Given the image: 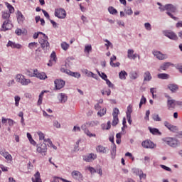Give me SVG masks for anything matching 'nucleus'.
Masks as SVG:
<instances>
[{
    "instance_id": "f257e3e1",
    "label": "nucleus",
    "mask_w": 182,
    "mask_h": 182,
    "mask_svg": "<svg viewBox=\"0 0 182 182\" xmlns=\"http://www.w3.org/2000/svg\"><path fill=\"white\" fill-rule=\"evenodd\" d=\"M39 35H43V36L39 38L38 43H40L41 47L42 48L43 50H44V52H48L50 48V44L49 43V41H48L49 38L46 34L42 32H37L33 34V39H38V38H39Z\"/></svg>"
},
{
    "instance_id": "f03ea898",
    "label": "nucleus",
    "mask_w": 182,
    "mask_h": 182,
    "mask_svg": "<svg viewBox=\"0 0 182 182\" xmlns=\"http://www.w3.org/2000/svg\"><path fill=\"white\" fill-rule=\"evenodd\" d=\"M160 10L161 11H167L166 14L170 16L173 21H178V18L174 16L173 14H176L177 12V7H176L173 4H166L163 6L160 4Z\"/></svg>"
},
{
    "instance_id": "7ed1b4c3",
    "label": "nucleus",
    "mask_w": 182,
    "mask_h": 182,
    "mask_svg": "<svg viewBox=\"0 0 182 182\" xmlns=\"http://www.w3.org/2000/svg\"><path fill=\"white\" fill-rule=\"evenodd\" d=\"M162 143L164 144H167L170 147H177L180 144V141L176 138L173 137H166L162 139Z\"/></svg>"
},
{
    "instance_id": "20e7f679",
    "label": "nucleus",
    "mask_w": 182,
    "mask_h": 182,
    "mask_svg": "<svg viewBox=\"0 0 182 182\" xmlns=\"http://www.w3.org/2000/svg\"><path fill=\"white\" fill-rule=\"evenodd\" d=\"M16 80L22 86H28V85L31 83V79L25 77V75L22 74H17L16 75Z\"/></svg>"
},
{
    "instance_id": "39448f33",
    "label": "nucleus",
    "mask_w": 182,
    "mask_h": 182,
    "mask_svg": "<svg viewBox=\"0 0 182 182\" xmlns=\"http://www.w3.org/2000/svg\"><path fill=\"white\" fill-rule=\"evenodd\" d=\"M37 153H40L42 156H46V153L48 152V146L46 144H41L40 145H37Z\"/></svg>"
},
{
    "instance_id": "423d86ee",
    "label": "nucleus",
    "mask_w": 182,
    "mask_h": 182,
    "mask_svg": "<svg viewBox=\"0 0 182 182\" xmlns=\"http://www.w3.org/2000/svg\"><path fill=\"white\" fill-rule=\"evenodd\" d=\"M166 97L167 98L168 109L169 110H173V109H176V100L168 95H166Z\"/></svg>"
},
{
    "instance_id": "0eeeda50",
    "label": "nucleus",
    "mask_w": 182,
    "mask_h": 182,
    "mask_svg": "<svg viewBox=\"0 0 182 182\" xmlns=\"http://www.w3.org/2000/svg\"><path fill=\"white\" fill-rule=\"evenodd\" d=\"M71 176L73 178H74V180H77V181H83V174H82V173H80L79 171H73L71 173Z\"/></svg>"
},
{
    "instance_id": "6e6552de",
    "label": "nucleus",
    "mask_w": 182,
    "mask_h": 182,
    "mask_svg": "<svg viewBox=\"0 0 182 182\" xmlns=\"http://www.w3.org/2000/svg\"><path fill=\"white\" fill-rule=\"evenodd\" d=\"M55 16L59 19H65L66 18V11L63 9H55Z\"/></svg>"
},
{
    "instance_id": "1a4fd4ad",
    "label": "nucleus",
    "mask_w": 182,
    "mask_h": 182,
    "mask_svg": "<svg viewBox=\"0 0 182 182\" xmlns=\"http://www.w3.org/2000/svg\"><path fill=\"white\" fill-rule=\"evenodd\" d=\"M119 109L115 108L114 109V111L112 112V116H113V120H112V126H117V124H119Z\"/></svg>"
},
{
    "instance_id": "9d476101",
    "label": "nucleus",
    "mask_w": 182,
    "mask_h": 182,
    "mask_svg": "<svg viewBox=\"0 0 182 182\" xmlns=\"http://www.w3.org/2000/svg\"><path fill=\"white\" fill-rule=\"evenodd\" d=\"M82 159L84 161L90 163V161H93V160H96V159H97V155L96 154L91 153L88 155L82 156Z\"/></svg>"
},
{
    "instance_id": "9b49d317",
    "label": "nucleus",
    "mask_w": 182,
    "mask_h": 182,
    "mask_svg": "<svg viewBox=\"0 0 182 182\" xmlns=\"http://www.w3.org/2000/svg\"><path fill=\"white\" fill-rule=\"evenodd\" d=\"M0 154L4 157L7 161H12V155H11L9 152L6 151V150L0 149Z\"/></svg>"
},
{
    "instance_id": "f8f14e48",
    "label": "nucleus",
    "mask_w": 182,
    "mask_h": 182,
    "mask_svg": "<svg viewBox=\"0 0 182 182\" xmlns=\"http://www.w3.org/2000/svg\"><path fill=\"white\" fill-rule=\"evenodd\" d=\"M163 34L164 35V36L169 38V39H173V41H176V39L178 38L177 37V35H176V33H174V32L165 31H163Z\"/></svg>"
},
{
    "instance_id": "ddd939ff",
    "label": "nucleus",
    "mask_w": 182,
    "mask_h": 182,
    "mask_svg": "<svg viewBox=\"0 0 182 182\" xmlns=\"http://www.w3.org/2000/svg\"><path fill=\"white\" fill-rule=\"evenodd\" d=\"M12 26V23H9V20H6L4 21L1 26V31H4V32L6 31H9V29H11Z\"/></svg>"
},
{
    "instance_id": "4468645a",
    "label": "nucleus",
    "mask_w": 182,
    "mask_h": 182,
    "mask_svg": "<svg viewBox=\"0 0 182 182\" xmlns=\"http://www.w3.org/2000/svg\"><path fill=\"white\" fill-rule=\"evenodd\" d=\"M7 48H11L12 49H22V45L16 43L14 41H9L6 44Z\"/></svg>"
},
{
    "instance_id": "2eb2a0df",
    "label": "nucleus",
    "mask_w": 182,
    "mask_h": 182,
    "mask_svg": "<svg viewBox=\"0 0 182 182\" xmlns=\"http://www.w3.org/2000/svg\"><path fill=\"white\" fill-rule=\"evenodd\" d=\"M97 153H102V154H107L109 153V148L105 147L102 145H98L96 147Z\"/></svg>"
},
{
    "instance_id": "dca6fc26",
    "label": "nucleus",
    "mask_w": 182,
    "mask_h": 182,
    "mask_svg": "<svg viewBox=\"0 0 182 182\" xmlns=\"http://www.w3.org/2000/svg\"><path fill=\"white\" fill-rule=\"evenodd\" d=\"M141 146H144V149H154V144L150 140L142 141Z\"/></svg>"
},
{
    "instance_id": "f3484780",
    "label": "nucleus",
    "mask_w": 182,
    "mask_h": 182,
    "mask_svg": "<svg viewBox=\"0 0 182 182\" xmlns=\"http://www.w3.org/2000/svg\"><path fill=\"white\" fill-rule=\"evenodd\" d=\"M54 83L57 90H60L65 86V81L63 80H55Z\"/></svg>"
},
{
    "instance_id": "a211bd4d",
    "label": "nucleus",
    "mask_w": 182,
    "mask_h": 182,
    "mask_svg": "<svg viewBox=\"0 0 182 182\" xmlns=\"http://www.w3.org/2000/svg\"><path fill=\"white\" fill-rule=\"evenodd\" d=\"M56 63V53L55 51H53L50 54V59L49 60V63H48V66H53Z\"/></svg>"
},
{
    "instance_id": "6ab92c4d",
    "label": "nucleus",
    "mask_w": 182,
    "mask_h": 182,
    "mask_svg": "<svg viewBox=\"0 0 182 182\" xmlns=\"http://www.w3.org/2000/svg\"><path fill=\"white\" fill-rule=\"evenodd\" d=\"M58 99L60 103H66V102H68V96H66L65 93H60L58 95Z\"/></svg>"
},
{
    "instance_id": "aec40b11",
    "label": "nucleus",
    "mask_w": 182,
    "mask_h": 182,
    "mask_svg": "<svg viewBox=\"0 0 182 182\" xmlns=\"http://www.w3.org/2000/svg\"><path fill=\"white\" fill-rule=\"evenodd\" d=\"M17 21L18 23H23V21H25V16L22 14V12L18 11L16 13Z\"/></svg>"
},
{
    "instance_id": "412c9836",
    "label": "nucleus",
    "mask_w": 182,
    "mask_h": 182,
    "mask_svg": "<svg viewBox=\"0 0 182 182\" xmlns=\"http://www.w3.org/2000/svg\"><path fill=\"white\" fill-rule=\"evenodd\" d=\"M35 77H37V79H40L41 80H45V79L48 78V76H46L45 73H39V71L37 70Z\"/></svg>"
},
{
    "instance_id": "4be33fe9",
    "label": "nucleus",
    "mask_w": 182,
    "mask_h": 182,
    "mask_svg": "<svg viewBox=\"0 0 182 182\" xmlns=\"http://www.w3.org/2000/svg\"><path fill=\"white\" fill-rule=\"evenodd\" d=\"M151 74H150V72L146 71L144 73V82H150L151 80Z\"/></svg>"
},
{
    "instance_id": "5701e85b",
    "label": "nucleus",
    "mask_w": 182,
    "mask_h": 182,
    "mask_svg": "<svg viewBox=\"0 0 182 182\" xmlns=\"http://www.w3.org/2000/svg\"><path fill=\"white\" fill-rule=\"evenodd\" d=\"M33 182H42V179H41V173L39 172H36L34 175V177L32 178Z\"/></svg>"
},
{
    "instance_id": "b1692460",
    "label": "nucleus",
    "mask_w": 182,
    "mask_h": 182,
    "mask_svg": "<svg viewBox=\"0 0 182 182\" xmlns=\"http://www.w3.org/2000/svg\"><path fill=\"white\" fill-rule=\"evenodd\" d=\"M44 143H48V147H52V148H53L54 150L58 149V147H56V146L53 145V143H52V141L49 138L44 139Z\"/></svg>"
},
{
    "instance_id": "393cba45",
    "label": "nucleus",
    "mask_w": 182,
    "mask_h": 182,
    "mask_svg": "<svg viewBox=\"0 0 182 182\" xmlns=\"http://www.w3.org/2000/svg\"><path fill=\"white\" fill-rule=\"evenodd\" d=\"M168 89L172 91L173 93L176 90H178V85L176 84H170L168 85Z\"/></svg>"
},
{
    "instance_id": "a878e982",
    "label": "nucleus",
    "mask_w": 182,
    "mask_h": 182,
    "mask_svg": "<svg viewBox=\"0 0 182 182\" xmlns=\"http://www.w3.org/2000/svg\"><path fill=\"white\" fill-rule=\"evenodd\" d=\"M2 18L6 19V21H9V18L11 17V14L8 11H4L1 12Z\"/></svg>"
},
{
    "instance_id": "bb28decb",
    "label": "nucleus",
    "mask_w": 182,
    "mask_h": 182,
    "mask_svg": "<svg viewBox=\"0 0 182 182\" xmlns=\"http://www.w3.org/2000/svg\"><path fill=\"white\" fill-rule=\"evenodd\" d=\"M169 66H174V64H173V63H171L170 62L164 63L161 66V69H162V70H167V69H168Z\"/></svg>"
},
{
    "instance_id": "cd10ccee",
    "label": "nucleus",
    "mask_w": 182,
    "mask_h": 182,
    "mask_svg": "<svg viewBox=\"0 0 182 182\" xmlns=\"http://www.w3.org/2000/svg\"><path fill=\"white\" fill-rule=\"evenodd\" d=\"M119 77L122 80H126V77H127V73L125 70H122L119 72Z\"/></svg>"
},
{
    "instance_id": "c85d7f7f",
    "label": "nucleus",
    "mask_w": 182,
    "mask_h": 182,
    "mask_svg": "<svg viewBox=\"0 0 182 182\" xmlns=\"http://www.w3.org/2000/svg\"><path fill=\"white\" fill-rule=\"evenodd\" d=\"M69 73V75L72 76L73 77H75L76 79H79L81 76L80 73H77V72H73V71H68Z\"/></svg>"
},
{
    "instance_id": "c756f323",
    "label": "nucleus",
    "mask_w": 182,
    "mask_h": 182,
    "mask_svg": "<svg viewBox=\"0 0 182 182\" xmlns=\"http://www.w3.org/2000/svg\"><path fill=\"white\" fill-rule=\"evenodd\" d=\"M60 47L61 49H63V50H68V49H69V48H70V46L69 45V43H66V42H63L60 43Z\"/></svg>"
},
{
    "instance_id": "7c9ffc66",
    "label": "nucleus",
    "mask_w": 182,
    "mask_h": 182,
    "mask_svg": "<svg viewBox=\"0 0 182 182\" xmlns=\"http://www.w3.org/2000/svg\"><path fill=\"white\" fill-rule=\"evenodd\" d=\"M150 133H151V134L156 135V134H160V131L156 129V128H151L150 127H148Z\"/></svg>"
},
{
    "instance_id": "2f4dec72",
    "label": "nucleus",
    "mask_w": 182,
    "mask_h": 182,
    "mask_svg": "<svg viewBox=\"0 0 182 182\" xmlns=\"http://www.w3.org/2000/svg\"><path fill=\"white\" fill-rule=\"evenodd\" d=\"M130 79H132V80H135V79H137L139 77V74L136 71H132L129 73Z\"/></svg>"
},
{
    "instance_id": "473e14b6",
    "label": "nucleus",
    "mask_w": 182,
    "mask_h": 182,
    "mask_svg": "<svg viewBox=\"0 0 182 182\" xmlns=\"http://www.w3.org/2000/svg\"><path fill=\"white\" fill-rule=\"evenodd\" d=\"M5 4L9 9V14H14V12H15V9L12 5H11V4L6 2Z\"/></svg>"
},
{
    "instance_id": "72a5a7b5",
    "label": "nucleus",
    "mask_w": 182,
    "mask_h": 182,
    "mask_svg": "<svg viewBox=\"0 0 182 182\" xmlns=\"http://www.w3.org/2000/svg\"><path fill=\"white\" fill-rule=\"evenodd\" d=\"M38 46H39V44L36 42L28 43V48L31 49V50H33V49H36V48H38Z\"/></svg>"
},
{
    "instance_id": "f704fd0d",
    "label": "nucleus",
    "mask_w": 182,
    "mask_h": 182,
    "mask_svg": "<svg viewBox=\"0 0 182 182\" xmlns=\"http://www.w3.org/2000/svg\"><path fill=\"white\" fill-rule=\"evenodd\" d=\"M106 112H107V109L106 108H102L97 112V116H100V117H103L105 114H106Z\"/></svg>"
},
{
    "instance_id": "c9c22d12",
    "label": "nucleus",
    "mask_w": 182,
    "mask_h": 182,
    "mask_svg": "<svg viewBox=\"0 0 182 182\" xmlns=\"http://www.w3.org/2000/svg\"><path fill=\"white\" fill-rule=\"evenodd\" d=\"M104 42L107 43L105 44V46H106L107 50L109 49V48H113V43H112V42H110L109 40L105 39Z\"/></svg>"
},
{
    "instance_id": "e433bc0d",
    "label": "nucleus",
    "mask_w": 182,
    "mask_h": 182,
    "mask_svg": "<svg viewBox=\"0 0 182 182\" xmlns=\"http://www.w3.org/2000/svg\"><path fill=\"white\" fill-rule=\"evenodd\" d=\"M38 69H34L32 71H28V76H29V77H35L36 76V73H37Z\"/></svg>"
},
{
    "instance_id": "4c0bfd02",
    "label": "nucleus",
    "mask_w": 182,
    "mask_h": 182,
    "mask_svg": "<svg viewBox=\"0 0 182 182\" xmlns=\"http://www.w3.org/2000/svg\"><path fill=\"white\" fill-rule=\"evenodd\" d=\"M111 156L112 159H114V156H116V144H113V146L112 147Z\"/></svg>"
},
{
    "instance_id": "58836bf2",
    "label": "nucleus",
    "mask_w": 182,
    "mask_h": 182,
    "mask_svg": "<svg viewBox=\"0 0 182 182\" xmlns=\"http://www.w3.org/2000/svg\"><path fill=\"white\" fill-rule=\"evenodd\" d=\"M132 171L133 174H135V176H139V174H141V170L137 168H133L132 169Z\"/></svg>"
},
{
    "instance_id": "ea45409f",
    "label": "nucleus",
    "mask_w": 182,
    "mask_h": 182,
    "mask_svg": "<svg viewBox=\"0 0 182 182\" xmlns=\"http://www.w3.org/2000/svg\"><path fill=\"white\" fill-rule=\"evenodd\" d=\"M108 11L109 14H111V15H114L117 13V10H116V9H114L113 6H109L108 8Z\"/></svg>"
},
{
    "instance_id": "a19ab883",
    "label": "nucleus",
    "mask_w": 182,
    "mask_h": 182,
    "mask_svg": "<svg viewBox=\"0 0 182 182\" xmlns=\"http://www.w3.org/2000/svg\"><path fill=\"white\" fill-rule=\"evenodd\" d=\"M37 134L39 137V140H43V141H45V140H46V139H45V134H43L42 132H41V131L38 132Z\"/></svg>"
},
{
    "instance_id": "79ce46f5",
    "label": "nucleus",
    "mask_w": 182,
    "mask_h": 182,
    "mask_svg": "<svg viewBox=\"0 0 182 182\" xmlns=\"http://www.w3.org/2000/svg\"><path fill=\"white\" fill-rule=\"evenodd\" d=\"M134 53V50L133 49H129L127 51V58L129 59H132V58L133 57V55Z\"/></svg>"
},
{
    "instance_id": "37998d69",
    "label": "nucleus",
    "mask_w": 182,
    "mask_h": 182,
    "mask_svg": "<svg viewBox=\"0 0 182 182\" xmlns=\"http://www.w3.org/2000/svg\"><path fill=\"white\" fill-rule=\"evenodd\" d=\"M14 100H15V106L18 107V106H19V102H21V97L18 95L15 96Z\"/></svg>"
},
{
    "instance_id": "c03bdc74",
    "label": "nucleus",
    "mask_w": 182,
    "mask_h": 182,
    "mask_svg": "<svg viewBox=\"0 0 182 182\" xmlns=\"http://www.w3.org/2000/svg\"><path fill=\"white\" fill-rule=\"evenodd\" d=\"M146 102V97L144 96H142L139 102V109H141V106H143V105H144Z\"/></svg>"
},
{
    "instance_id": "a18cd8bd",
    "label": "nucleus",
    "mask_w": 182,
    "mask_h": 182,
    "mask_svg": "<svg viewBox=\"0 0 182 182\" xmlns=\"http://www.w3.org/2000/svg\"><path fill=\"white\" fill-rule=\"evenodd\" d=\"M169 77H170V75L168 74H166V73H161L160 74V79L167 80Z\"/></svg>"
},
{
    "instance_id": "49530a36",
    "label": "nucleus",
    "mask_w": 182,
    "mask_h": 182,
    "mask_svg": "<svg viewBox=\"0 0 182 182\" xmlns=\"http://www.w3.org/2000/svg\"><path fill=\"white\" fill-rule=\"evenodd\" d=\"M152 53H153L154 56H155L157 59L160 60V51L154 50L152 51Z\"/></svg>"
},
{
    "instance_id": "de8ad7c7",
    "label": "nucleus",
    "mask_w": 182,
    "mask_h": 182,
    "mask_svg": "<svg viewBox=\"0 0 182 182\" xmlns=\"http://www.w3.org/2000/svg\"><path fill=\"white\" fill-rule=\"evenodd\" d=\"M85 134H87L88 137H96L95 134H92L89 129H87L85 132Z\"/></svg>"
},
{
    "instance_id": "09e8293b",
    "label": "nucleus",
    "mask_w": 182,
    "mask_h": 182,
    "mask_svg": "<svg viewBox=\"0 0 182 182\" xmlns=\"http://www.w3.org/2000/svg\"><path fill=\"white\" fill-rule=\"evenodd\" d=\"M97 73H98L99 76H100V77H102V79H103V80H105L107 79V75H106V74H105V73H100V72L97 71Z\"/></svg>"
},
{
    "instance_id": "8fccbe9b",
    "label": "nucleus",
    "mask_w": 182,
    "mask_h": 182,
    "mask_svg": "<svg viewBox=\"0 0 182 182\" xmlns=\"http://www.w3.org/2000/svg\"><path fill=\"white\" fill-rule=\"evenodd\" d=\"M133 112V107L132 105H129L127 107V116L128 114H132V112Z\"/></svg>"
},
{
    "instance_id": "3c124183",
    "label": "nucleus",
    "mask_w": 182,
    "mask_h": 182,
    "mask_svg": "<svg viewBox=\"0 0 182 182\" xmlns=\"http://www.w3.org/2000/svg\"><path fill=\"white\" fill-rule=\"evenodd\" d=\"M144 28L146 31H151V24H150V23H145Z\"/></svg>"
},
{
    "instance_id": "603ef678",
    "label": "nucleus",
    "mask_w": 182,
    "mask_h": 182,
    "mask_svg": "<svg viewBox=\"0 0 182 182\" xmlns=\"http://www.w3.org/2000/svg\"><path fill=\"white\" fill-rule=\"evenodd\" d=\"M87 170L90 171V173H91V174H95V173L97 172V171L95 170V168L92 167V166H88L87 167Z\"/></svg>"
},
{
    "instance_id": "864d4df0",
    "label": "nucleus",
    "mask_w": 182,
    "mask_h": 182,
    "mask_svg": "<svg viewBox=\"0 0 182 182\" xmlns=\"http://www.w3.org/2000/svg\"><path fill=\"white\" fill-rule=\"evenodd\" d=\"M53 126H54V127H56L57 129H60V123H59V122H58V120L53 121Z\"/></svg>"
},
{
    "instance_id": "5fc2aeb1",
    "label": "nucleus",
    "mask_w": 182,
    "mask_h": 182,
    "mask_svg": "<svg viewBox=\"0 0 182 182\" xmlns=\"http://www.w3.org/2000/svg\"><path fill=\"white\" fill-rule=\"evenodd\" d=\"M168 130H170V132H173V133H176V132H177V130H178V129L177 128L176 126L172 125V126L169 128Z\"/></svg>"
},
{
    "instance_id": "6e6d98bb",
    "label": "nucleus",
    "mask_w": 182,
    "mask_h": 182,
    "mask_svg": "<svg viewBox=\"0 0 182 182\" xmlns=\"http://www.w3.org/2000/svg\"><path fill=\"white\" fill-rule=\"evenodd\" d=\"M124 12L127 15H133V10L131 8H128L127 9H125Z\"/></svg>"
},
{
    "instance_id": "4d7b16f0",
    "label": "nucleus",
    "mask_w": 182,
    "mask_h": 182,
    "mask_svg": "<svg viewBox=\"0 0 182 182\" xmlns=\"http://www.w3.org/2000/svg\"><path fill=\"white\" fill-rule=\"evenodd\" d=\"M144 163L146 166H147L149 164V163H150V157L149 156H144Z\"/></svg>"
},
{
    "instance_id": "13d9d810",
    "label": "nucleus",
    "mask_w": 182,
    "mask_h": 182,
    "mask_svg": "<svg viewBox=\"0 0 182 182\" xmlns=\"http://www.w3.org/2000/svg\"><path fill=\"white\" fill-rule=\"evenodd\" d=\"M153 119L155 120V122H160V117L159 116V114H154Z\"/></svg>"
},
{
    "instance_id": "bf43d9fd",
    "label": "nucleus",
    "mask_w": 182,
    "mask_h": 182,
    "mask_svg": "<svg viewBox=\"0 0 182 182\" xmlns=\"http://www.w3.org/2000/svg\"><path fill=\"white\" fill-rule=\"evenodd\" d=\"M92 51V46L89 45V46H85V52H87V53H89V52Z\"/></svg>"
},
{
    "instance_id": "052dcab7",
    "label": "nucleus",
    "mask_w": 182,
    "mask_h": 182,
    "mask_svg": "<svg viewBox=\"0 0 182 182\" xmlns=\"http://www.w3.org/2000/svg\"><path fill=\"white\" fill-rule=\"evenodd\" d=\"M160 167H161L163 170H165V171H171V168L168 166H166L165 165H160Z\"/></svg>"
},
{
    "instance_id": "680f3d73",
    "label": "nucleus",
    "mask_w": 182,
    "mask_h": 182,
    "mask_svg": "<svg viewBox=\"0 0 182 182\" xmlns=\"http://www.w3.org/2000/svg\"><path fill=\"white\" fill-rule=\"evenodd\" d=\"M41 11H42V12H43L44 16H46V18L47 19H49V20H50V16H49V14L47 13V11H45V10H43V9H42Z\"/></svg>"
},
{
    "instance_id": "e2e57ef3",
    "label": "nucleus",
    "mask_w": 182,
    "mask_h": 182,
    "mask_svg": "<svg viewBox=\"0 0 182 182\" xmlns=\"http://www.w3.org/2000/svg\"><path fill=\"white\" fill-rule=\"evenodd\" d=\"M60 72H62L63 73H66L67 75H69V72H70V70H68L65 68H60Z\"/></svg>"
},
{
    "instance_id": "0e129e2a",
    "label": "nucleus",
    "mask_w": 182,
    "mask_h": 182,
    "mask_svg": "<svg viewBox=\"0 0 182 182\" xmlns=\"http://www.w3.org/2000/svg\"><path fill=\"white\" fill-rule=\"evenodd\" d=\"M73 132L76 133V132H80V128L78 126H74L73 129Z\"/></svg>"
},
{
    "instance_id": "69168bd1",
    "label": "nucleus",
    "mask_w": 182,
    "mask_h": 182,
    "mask_svg": "<svg viewBox=\"0 0 182 182\" xmlns=\"http://www.w3.org/2000/svg\"><path fill=\"white\" fill-rule=\"evenodd\" d=\"M81 20L82 21L83 23H87V18L85 16H81Z\"/></svg>"
},
{
    "instance_id": "338daca9",
    "label": "nucleus",
    "mask_w": 182,
    "mask_h": 182,
    "mask_svg": "<svg viewBox=\"0 0 182 182\" xmlns=\"http://www.w3.org/2000/svg\"><path fill=\"white\" fill-rule=\"evenodd\" d=\"M106 84L109 86V87H113V84L109 79L105 80Z\"/></svg>"
},
{
    "instance_id": "774afa93",
    "label": "nucleus",
    "mask_w": 182,
    "mask_h": 182,
    "mask_svg": "<svg viewBox=\"0 0 182 182\" xmlns=\"http://www.w3.org/2000/svg\"><path fill=\"white\" fill-rule=\"evenodd\" d=\"M150 116V110H147L145 114V120H149V117Z\"/></svg>"
}]
</instances>
